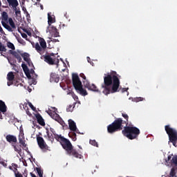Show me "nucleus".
<instances>
[{"instance_id": "obj_1", "label": "nucleus", "mask_w": 177, "mask_h": 177, "mask_svg": "<svg viewBox=\"0 0 177 177\" xmlns=\"http://www.w3.org/2000/svg\"><path fill=\"white\" fill-rule=\"evenodd\" d=\"M120 84V79L118 78L117 72L112 71L111 73L104 74V82L101 85V88L104 89L102 93L107 96L110 93L118 92Z\"/></svg>"}, {"instance_id": "obj_2", "label": "nucleus", "mask_w": 177, "mask_h": 177, "mask_svg": "<svg viewBox=\"0 0 177 177\" xmlns=\"http://www.w3.org/2000/svg\"><path fill=\"white\" fill-rule=\"evenodd\" d=\"M122 117H123L126 120H123L121 118H118L115 120L113 122L107 127V131L109 133H114V132L122 131V129H124V126L122 124H126V125H128V120H129V116L128 114L122 113Z\"/></svg>"}, {"instance_id": "obj_3", "label": "nucleus", "mask_w": 177, "mask_h": 177, "mask_svg": "<svg viewBox=\"0 0 177 177\" xmlns=\"http://www.w3.org/2000/svg\"><path fill=\"white\" fill-rule=\"evenodd\" d=\"M56 138L58 139L57 141L61 143L63 149L66 150L69 156H73V157H75V158H82L83 156L80 154L76 149H73V145L71 144L70 140L63 136H61L59 138L57 136Z\"/></svg>"}, {"instance_id": "obj_4", "label": "nucleus", "mask_w": 177, "mask_h": 177, "mask_svg": "<svg viewBox=\"0 0 177 177\" xmlns=\"http://www.w3.org/2000/svg\"><path fill=\"white\" fill-rule=\"evenodd\" d=\"M122 133L125 138H127V139L133 140V139H138V138H139L140 130L138 127H133L132 124H129L123 127Z\"/></svg>"}, {"instance_id": "obj_5", "label": "nucleus", "mask_w": 177, "mask_h": 177, "mask_svg": "<svg viewBox=\"0 0 177 177\" xmlns=\"http://www.w3.org/2000/svg\"><path fill=\"white\" fill-rule=\"evenodd\" d=\"M72 81H73V85L75 89L77 92H80L82 96H86V95H88V92H86V90L82 88V82H81V80H80V76H78L77 73L73 74Z\"/></svg>"}, {"instance_id": "obj_6", "label": "nucleus", "mask_w": 177, "mask_h": 177, "mask_svg": "<svg viewBox=\"0 0 177 177\" xmlns=\"http://www.w3.org/2000/svg\"><path fill=\"white\" fill-rule=\"evenodd\" d=\"M32 46L39 55H44L46 50V41L42 37H39V43H32Z\"/></svg>"}, {"instance_id": "obj_7", "label": "nucleus", "mask_w": 177, "mask_h": 177, "mask_svg": "<svg viewBox=\"0 0 177 177\" xmlns=\"http://www.w3.org/2000/svg\"><path fill=\"white\" fill-rule=\"evenodd\" d=\"M165 131L169 136V142H171L175 147H177V131L175 129L171 128V126L166 125Z\"/></svg>"}, {"instance_id": "obj_8", "label": "nucleus", "mask_w": 177, "mask_h": 177, "mask_svg": "<svg viewBox=\"0 0 177 177\" xmlns=\"http://www.w3.org/2000/svg\"><path fill=\"white\" fill-rule=\"evenodd\" d=\"M52 56L55 57V54L53 53L48 55H42L41 59H44V62L50 66H53V64H59V59L52 57Z\"/></svg>"}, {"instance_id": "obj_9", "label": "nucleus", "mask_w": 177, "mask_h": 177, "mask_svg": "<svg viewBox=\"0 0 177 177\" xmlns=\"http://www.w3.org/2000/svg\"><path fill=\"white\" fill-rule=\"evenodd\" d=\"M36 138L39 147L43 151H46L49 150V147L48 146V145H46V142H45V140H44V138L39 136H36Z\"/></svg>"}, {"instance_id": "obj_10", "label": "nucleus", "mask_w": 177, "mask_h": 177, "mask_svg": "<svg viewBox=\"0 0 177 177\" xmlns=\"http://www.w3.org/2000/svg\"><path fill=\"white\" fill-rule=\"evenodd\" d=\"M18 139L20 145H21L24 148V150L28 151V147H27V144H26V138L24 137V131L23 130L19 131Z\"/></svg>"}, {"instance_id": "obj_11", "label": "nucleus", "mask_w": 177, "mask_h": 177, "mask_svg": "<svg viewBox=\"0 0 177 177\" xmlns=\"http://www.w3.org/2000/svg\"><path fill=\"white\" fill-rule=\"evenodd\" d=\"M46 32H50L52 37H54L55 38L57 37H60V35H59V31H57V28L52 25H48L46 29Z\"/></svg>"}, {"instance_id": "obj_12", "label": "nucleus", "mask_w": 177, "mask_h": 177, "mask_svg": "<svg viewBox=\"0 0 177 177\" xmlns=\"http://www.w3.org/2000/svg\"><path fill=\"white\" fill-rule=\"evenodd\" d=\"M68 127H69V129L71 131H73V132H75L76 133H80V130L77 129V124H75V122H74V120L71 119L68 120Z\"/></svg>"}, {"instance_id": "obj_13", "label": "nucleus", "mask_w": 177, "mask_h": 177, "mask_svg": "<svg viewBox=\"0 0 177 177\" xmlns=\"http://www.w3.org/2000/svg\"><path fill=\"white\" fill-rule=\"evenodd\" d=\"M9 53H10V55H12V56H14V57H15V59L18 60V63H21V54H20V53H18L13 50H10Z\"/></svg>"}, {"instance_id": "obj_14", "label": "nucleus", "mask_w": 177, "mask_h": 177, "mask_svg": "<svg viewBox=\"0 0 177 177\" xmlns=\"http://www.w3.org/2000/svg\"><path fill=\"white\" fill-rule=\"evenodd\" d=\"M6 139L8 143H12V145H13V143H17V138L13 135H7Z\"/></svg>"}, {"instance_id": "obj_15", "label": "nucleus", "mask_w": 177, "mask_h": 177, "mask_svg": "<svg viewBox=\"0 0 177 177\" xmlns=\"http://www.w3.org/2000/svg\"><path fill=\"white\" fill-rule=\"evenodd\" d=\"M168 161H170V164H171V165H175V167H177V156L172 157L171 155H169L166 160V162H168Z\"/></svg>"}, {"instance_id": "obj_16", "label": "nucleus", "mask_w": 177, "mask_h": 177, "mask_svg": "<svg viewBox=\"0 0 177 177\" xmlns=\"http://www.w3.org/2000/svg\"><path fill=\"white\" fill-rule=\"evenodd\" d=\"M60 80V77H59V75L52 73L50 76V82H59Z\"/></svg>"}, {"instance_id": "obj_17", "label": "nucleus", "mask_w": 177, "mask_h": 177, "mask_svg": "<svg viewBox=\"0 0 177 177\" xmlns=\"http://www.w3.org/2000/svg\"><path fill=\"white\" fill-rule=\"evenodd\" d=\"M51 118H53V120H55V121H57V122H59V124H60L61 125H63V124H64V121L63 120V119H62L60 118V115L57 113H55Z\"/></svg>"}, {"instance_id": "obj_18", "label": "nucleus", "mask_w": 177, "mask_h": 177, "mask_svg": "<svg viewBox=\"0 0 177 177\" xmlns=\"http://www.w3.org/2000/svg\"><path fill=\"white\" fill-rule=\"evenodd\" d=\"M8 2L9 6H12L16 10L17 6H19V1L17 0H7Z\"/></svg>"}, {"instance_id": "obj_19", "label": "nucleus", "mask_w": 177, "mask_h": 177, "mask_svg": "<svg viewBox=\"0 0 177 177\" xmlns=\"http://www.w3.org/2000/svg\"><path fill=\"white\" fill-rule=\"evenodd\" d=\"M36 118L37 120L38 124H39V125H41V127H45V120H44V118H42V115H41V114L38 113L36 115Z\"/></svg>"}, {"instance_id": "obj_20", "label": "nucleus", "mask_w": 177, "mask_h": 177, "mask_svg": "<svg viewBox=\"0 0 177 177\" xmlns=\"http://www.w3.org/2000/svg\"><path fill=\"white\" fill-rule=\"evenodd\" d=\"M21 56L23 57L24 60L28 63L29 66H32V63H30V54L27 53H24L21 54Z\"/></svg>"}, {"instance_id": "obj_21", "label": "nucleus", "mask_w": 177, "mask_h": 177, "mask_svg": "<svg viewBox=\"0 0 177 177\" xmlns=\"http://www.w3.org/2000/svg\"><path fill=\"white\" fill-rule=\"evenodd\" d=\"M53 23H56V19H55V16L50 15V13H48V26L53 24Z\"/></svg>"}, {"instance_id": "obj_22", "label": "nucleus", "mask_w": 177, "mask_h": 177, "mask_svg": "<svg viewBox=\"0 0 177 177\" xmlns=\"http://www.w3.org/2000/svg\"><path fill=\"white\" fill-rule=\"evenodd\" d=\"M88 89V91H93V92H97L98 93H100V91H99V88H97V86H96V85L93 84H90Z\"/></svg>"}, {"instance_id": "obj_23", "label": "nucleus", "mask_w": 177, "mask_h": 177, "mask_svg": "<svg viewBox=\"0 0 177 177\" xmlns=\"http://www.w3.org/2000/svg\"><path fill=\"white\" fill-rule=\"evenodd\" d=\"M0 111H2L3 113H6V104L2 100H0Z\"/></svg>"}, {"instance_id": "obj_24", "label": "nucleus", "mask_w": 177, "mask_h": 177, "mask_svg": "<svg viewBox=\"0 0 177 177\" xmlns=\"http://www.w3.org/2000/svg\"><path fill=\"white\" fill-rule=\"evenodd\" d=\"M1 24H2L3 27H4V28H6V30H8V31H10V32H12L13 31V29H12L10 26H9L8 24H6V22L2 21Z\"/></svg>"}, {"instance_id": "obj_25", "label": "nucleus", "mask_w": 177, "mask_h": 177, "mask_svg": "<svg viewBox=\"0 0 177 177\" xmlns=\"http://www.w3.org/2000/svg\"><path fill=\"white\" fill-rule=\"evenodd\" d=\"M7 80L10 82H12L13 80H15V75L13 74V72H9L7 75Z\"/></svg>"}, {"instance_id": "obj_26", "label": "nucleus", "mask_w": 177, "mask_h": 177, "mask_svg": "<svg viewBox=\"0 0 177 177\" xmlns=\"http://www.w3.org/2000/svg\"><path fill=\"white\" fill-rule=\"evenodd\" d=\"M12 146L15 151L18 153V154H19V155L21 154V148L19 147V145H15V144H12Z\"/></svg>"}, {"instance_id": "obj_27", "label": "nucleus", "mask_w": 177, "mask_h": 177, "mask_svg": "<svg viewBox=\"0 0 177 177\" xmlns=\"http://www.w3.org/2000/svg\"><path fill=\"white\" fill-rule=\"evenodd\" d=\"M50 132H52L53 135H54V138L55 140H59L58 138H57V137L62 138V135L57 134L56 131H55V129L53 128H50Z\"/></svg>"}, {"instance_id": "obj_28", "label": "nucleus", "mask_w": 177, "mask_h": 177, "mask_svg": "<svg viewBox=\"0 0 177 177\" xmlns=\"http://www.w3.org/2000/svg\"><path fill=\"white\" fill-rule=\"evenodd\" d=\"M68 136L70 138H71L73 142H75V140H77V133H75V131L69 133Z\"/></svg>"}, {"instance_id": "obj_29", "label": "nucleus", "mask_w": 177, "mask_h": 177, "mask_svg": "<svg viewBox=\"0 0 177 177\" xmlns=\"http://www.w3.org/2000/svg\"><path fill=\"white\" fill-rule=\"evenodd\" d=\"M8 23H9L10 27L12 28V29L13 28L14 30H15L16 25L15 24V21H13V19L9 18L8 19Z\"/></svg>"}, {"instance_id": "obj_30", "label": "nucleus", "mask_w": 177, "mask_h": 177, "mask_svg": "<svg viewBox=\"0 0 177 177\" xmlns=\"http://www.w3.org/2000/svg\"><path fill=\"white\" fill-rule=\"evenodd\" d=\"M8 19H9V16L8 15V12L3 11L2 12V20H4V21H8Z\"/></svg>"}, {"instance_id": "obj_31", "label": "nucleus", "mask_w": 177, "mask_h": 177, "mask_svg": "<svg viewBox=\"0 0 177 177\" xmlns=\"http://www.w3.org/2000/svg\"><path fill=\"white\" fill-rule=\"evenodd\" d=\"M46 133L49 140L53 142V140H55V137L53 136V134L49 133L48 130L46 131Z\"/></svg>"}, {"instance_id": "obj_32", "label": "nucleus", "mask_w": 177, "mask_h": 177, "mask_svg": "<svg viewBox=\"0 0 177 177\" xmlns=\"http://www.w3.org/2000/svg\"><path fill=\"white\" fill-rule=\"evenodd\" d=\"M6 45L8 48H9V49H12V50H15V49H16V48L15 47V44H13V43L10 41H8Z\"/></svg>"}, {"instance_id": "obj_33", "label": "nucleus", "mask_w": 177, "mask_h": 177, "mask_svg": "<svg viewBox=\"0 0 177 177\" xmlns=\"http://www.w3.org/2000/svg\"><path fill=\"white\" fill-rule=\"evenodd\" d=\"M8 49H6V46L2 44L1 41H0V52H6Z\"/></svg>"}, {"instance_id": "obj_34", "label": "nucleus", "mask_w": 177, "mask_h": 177, "mask_svg": "<svg viewBox=\"0 0 177 177\" xmlns=\"http://www.w3.org/2000/svg\"><path fill=\"white\" fill-rule=\"evenodd\" d=\"M83 84L85 88H87V89L91 86V83L86 79L83 80Z\"/></svg>"}, {"instance_id": "obj_35", "label": "nucleus", "mask_w": 177, "mask_h": 177, "mask_svg": "<svg viewBox=\"0 0 177 177\" xmlns=\"http://www.w3.org/2000/svg\"><path fill=\"white\" fill-rule=\"evenodd\" d=\"M89 143L92 146H95V147H99V145L97 144V142H96V140H90Z\"/></svg>"}, {"instance_id": "obj_36", "label": "nucleus", "mask_w": 177, "mask_h": 177, "mask_svg": "<svg viewBox=\"0 0 177 177\" xmlns=\"http://www.w3.org/2000/svg\"><path fill=\"white\" fill-rule=\"evenodd\" d=\"M35 170L37 171L38 175L39 177H42L44 175V173H42V171L41 170V168L39 167H36Z\"/></svg>"}, {"instance_id": "obj_37", "label": "nucleus", "mask_w": 177, "mask_h": 177, "mask_svg": "<svg viewBox=\"0 0 177 177\" xmlns=\"http://www.w3.org/2000/svg\"><path fill=\"white\" fill-rule=\"evenodd\" d=\"M21 67H22L24 73H26L27 71H30V69H28V67L27 66V65L24 63H23L21 64Z\"/></svg>"}, {"instance_id": "obj_38", "label": "nucleus", "mask_w": 177, "mask_h": 177, "mask_svg": "<svg viewBox=\"0 0 177 177\" xmlns=\"http://www.w3.org/2000/svg\"><path fill=\"white\" fill-rule=\"evenodd\" d=\"M17 40L19 42V44H21V45H26V41L23 39L19 38L17 39Z\"/></svg>"}, {"instance_id": "obj_39", "label": "nucleus", "mask_w": 177, "mask_h": 177, "mask_svg": "<svg viewBox=\"0 0 177 177\" xmlns=\"http://www.w3.org/2000/svg\"><path fill=\"white\" fill-rule=\"evenodd\" d=\"M28 106L30 107V109H32V110L33 111H35V110H37V109L35 107L34 105H32V104L31 102H28Z\"/></svg>"}, {"instance_id": "obj_40", "label": "nucleus", "mask_w": 177, "mask_h": 177, "mask_svg": "<svg viewBox=\"0 0 177 177\" xmlns=\"http://www.w3.org/2000/svg\"><path fill=\"white\" fill-rule=\"evenodd\" d=\"M47 113H48V115H50V117L52 118L56 112L53 111L52 110H49L47 111Z\"/></svg>"}, {"instance_id": "obj_41", "label": "nucleus", "mask_w": 177, "mask_h": 177, "mask_svg": "<svg viewBox=\"0 0 177 177\" xmlns=\"http://www.w3.org/2000/svg\"><path fill=\"white\" fill-rule=\"evenodd\" d=\"M144 98L142 97H138L134 98V102H143Z\"/></svg>"}, {"instance_id": "obj_42", "label": "nucleus", "mask_w": 177, "mask_h": 177, "mask_svg": "<svg viewBox=\"0 0 177 177\" xmlns=\"http://www.w3.org/2000/svg\"><path fill=\"white\" fill-rule=\"evenodd\" d=\"M74 109V106L73 107V105H69L68 107L66 108V111H73Z\"/></svg>"}, {"instance_id": "obj_43", "label": "nucleus", "mask_w": 177, "mask_h": 177, "mask_svg": "<svg viewBox=\"0 0 177 177\" xmlns=\"http://www.w3.org/2000/svg\"><path fill=\"white\" fill-rule=\"evenodd\" d=\"M25 74H26L27 78H31V73H30V71L25 72Z\"/></svg>"}, {"instance_id": "obj_44", "label": "nucleus", "mask_w": 177, "mask_h": 177, "mask_svg": "<svg viewBox=\"0 0 177 177\" xmlns=\"http://www.w3.org/2000/svg\"><path fill=\"white\" fill-rule=\"evenodd\" d=\"M23 107L25 111H26V110H28V106H27V103L25 102L24 104H23Z\"/></svg>"}, {"instance_id": "obj_45", "label": "nucleus", "mask_w": 177, "mask_h": 177, "mask_svg": "<svg viewBox=\"0 0 177 177\" xmlns=\"http://www.w3.org/2000/svg\"><path fill=\"white\" fill-rule=\"evenodd\" d=\"M21 37H22V38H24L25 39H26V41H28V39H27V34H26V33H21Z\"/></svg>"}, {"instance_id": "obj_46", "label": "nucleus", "mask_w": 177, "mask_h": 177, "mask_svg": "<svg viewBox=\"0 0 177 177\" xmlns=\"http://www.w3.org/2000/svg\"><path fill=\"white\" fill-rule=\"evenodd\" d=\"M80 77H81V78H83L84 81L85 80H86V77L85 76V75L84 73H80Z\"/></svg>"}, {"instance_id": "obj_47", "label": "nucleus", "mask_w": 177, "mask_h": 177, "mask_svg": "<svg viewBox=\"0 0 177 177\" xmlns=\"http://www.w3.org/2000/svg\"><path fill=\"white\" fill-rule=\"evenodd\" d=\"M26 111L28 115H31V112L30 111V109H28V110H26Z\"/></svg>"}, {"instance_id": "obj_48", "label": "nucleus", "mask_w": 177, "mask_h": 177, "mask_svg": "<svg viewBox=\"0 0 177 177\" xmlns=\"http://www.w3.org/2000/svg\"><path fill=\"white\" fill-rule=\"evenodd\" d=\"M30 74H35V71H34V69H30V71H29Z\"/></svg>"}, {"instance_id": "obj_49", "label": "nucleus", "mask_w": 177, "mask_h": 177, "mask_svg": "<svg viewBox=\"0 0 177 177\" xmlns=\"http://www.w3.org/2000/svg\"><path fill=\"white\" fill-rule=\"evenodd\" d=\"M16 177H23V175L21 174H15Z\"/></svg>"}, {"instance_id": "obj_50", "label": "nucleus", "mask_w": 177, "mask_h": 177, "mask_svg": "<svg viewBox=\"0 0 177 177\" xmlns=\"http://www.w3.org/2000/svg\"><path fill=\"white\" fill-rule=\"evenodd\" d=\"M51 41L52 42H59V39H52Z\"/></svg>"}, {"instance_id": "obj_51", "label": "nucleus", "mask_w": 177, "mask_h": 177, "mask_svg": "<svg viewBox=\"0 0 177 177\" xmlns=\"http://www.w3.org/2000/svg\"><path fill=\"white\" fill-rule=\"evenodd\" d=\"M26 32L28 35H29V37H31V32L26 30Z\"/></svg>"}, {"instance_id": "obj_52", "label": "nucleus", "mask_w": 177, "mask_h": 177, "mask_svg": "<svg viewBox=\"0 0 177 177\" xmlns=\"http://www.w3.org/2000/svg\"><path fill=\"white\" fill-rule=\"evenodd\" d=\"M22 10L24 12H25L26 13H28V12H27V9L26 8H24V7L22 8Z\"/></svg>"}, {"instance_id": "obj_53", "label": "nucleus", "mask_w": 177, "mask_h": 177, "mask_svg": "<svg viewBox=\"0 0 177 177\" xmlns=\"http://www.w3.org/2000/svg\"><path fill=\"white\" fill-rule=\"evenodd\" d=\"M0 32H1V34L3 32V29H2V26H0Z\"/></svg>"}, {"instance_id": "obj_54", "label": "nucleus", "mask_w": 177, "mask_h": 177, "mask_svg": "<svg viewBox=\"0 0 177 177\" xmlns=\"http://www.w3.org/2000/svg\"><path fill=\"white\" fill-rule=\"evenodd\" d=\"M12 84H13V82H8V86H10V85H12Z\"/></svg>"}, {"instance_id": "obj_55", "label": "nucleus", "mask_w": 177, "mask_h": 177, "mask_svg": "<svg viewBox=\"0 0 177 177\" xmlns=\"http://www.w3.org/2000/svg\"><path fill=\"white\" fill-rule=\"evenodd\" d=\"M30 176H31L32 177H37V176H35V174H32V173H30Z\"/></svg>"}, {"instance_id": "obj_56", "label": "nucleus", "mask_w": 177, "mask_h": 177, "mask_svg": "<svg viewBox=\"0 0 177 177\" xmlns=\"http://www.w3.org/2000/svg\"><path fill=\"white\" fill-rule=\"evenodd\" d=\"M0 119L2 120V111H0Z\"/></svg>"}, {"instance_id": "obj_57", "label": "nucleus", "mask_w": 177, "mask_h": 177, "mask_svg": "<svg viewBox=\"0 0 177 177\" xmlns=\"http://www.w3.org/2000/svg\"><path fill=\"white\" fill-rule=\"evenodd\" d=\"M9 169H10L11 171H13V167L12 166H10Z\"/></svg>"}, {"instance_id": "obj_58", "label": "nucleus", "mask_w": 177, "mask_h": 177, "mask_svg": "<svg viewBox=\"0 0 177 177\" xmlns=\"http://www.w3.org/2000/svg\"><path fill=\"white\" fill-rule=\"evenodd\" d=\"M87 60H88V63H89V60H91V58L89 57H87Z\"/></svg>"}, {"instance_id": "obj_59", "label": "nucleus", "mask_w": 177, "mask_h": 177, "mask_svg": "<svg viewBox=\"0 0 177 177\" xmlns=\"http://www.w3.org/2000/svg\"><path fill=\"white\" fill-rule=\"evenodd\" d=\"M2 164H3V165L4 166V167H6V163H5V162H2Z\"/></svg>"}, {"instance_id": "obj_60", "label": "nucleus", "mask_w": 177, "mask_h": 177, "mask_svg": "<svg viewBox=\"0 0 177 177\" xmlns=\"http://www.w3.org/2000/svg\"><path fill=\"white\" fill-rule=\"evenodd\" d=\"M14 165V167H17V165H16V164H12V166Z\"/></svg>"}, {"instance_id": "obj_61", "label": "nucleus", "mask_w": 177, "mask_h": 177, "mask_svg": "<svg viewBox=\"0 0 177 177\" xmlns=\"http://www.w3.org/2000/svg\"><path fill=\"white\" fill-rule=\"evenodd\" d=\"M20 13V11H16V14Z\"/></svg>"}, {"instance_id": "obj_62", "label": "nucleus", "mask_w": 177, "mask_h": 177, "mask_svg": "<svg viewBox=\"0 0 177 177\" xmlns=\"http://www.w3.org/2000/svg\"><path fill=\"white\" fill-rule=\"evenodd\" d=\"M41 10L44 9V6H41Z\"/></svg>"}, {"instance_id": "obj_63", "label": "nucleus", "mask_w": 177, "mask_h": 177, "mask_svg": "<svg viewBox=\"0 0 177 177\" xmlns=\"http://www.w3.org/2000/svg\"><path fill=\"white\" fill-rule=\"evenodd\" d=\"M78 147H79V149H82V147H81V146L79 145Z\"/></svg>"}, {"instance_id": "obj_64", "label": "nucleus", "mask_w": 177, "mask_h": 177, "mask_svg": "<svg viewBox=\"0 0 177 177\" xmlns=\"http://www.w3.org/2000/svg\"><path fill=\"white\" fill-rule=\"evenodd\" d=\"M37 2H39V1H41V0H37Z\"/></svg>"}]
</instances>
